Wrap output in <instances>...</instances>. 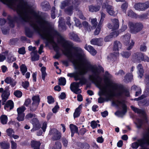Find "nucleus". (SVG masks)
<instances>
[{
    "instance_id": "nucleus-1",
    "label": "nucleus",
    "mask_w": 149,
    "mask_h": 149,
    "mask_svg": "<svg viewBox=\"0 0 149 149\" xmlns=\"http://www.w3.org/2000/svg\"><path fill=\"white\" fill-rule=\"evenodd\" d=\"M35 6L30 5L26 1H20L14 9L18 16L14 17L13 21H10L9 24H13L11 26L13 27V22L15 21L29 22L36 32L52 46L54 50L57 52L54 58H58L60 56L58 52L60 48L54 41L53 36H58L59 33L53 27L50 25L49 22L35 10Z\"/></svg>"
},
{
    "instance_id": "nucleus-2",
    "label": "nucleus",
    "mask_w": 149,
    "mask_h": 149,
    "mask_svg": "<svg viewBox=\"0 0 149 149\" xmlns=\"http://www.w3.org/2000/svg\"><path fill=\"white\" fill-rule=\"evenodd\" d=\"M61 44L63 49L62 50L64 54L66 56L70 62L73 64L74 68L77 71L72 73H68V76L70 77H73L75 81L79 80L78 82H74L70 86L71 90L76 94L81 92V89L79 88V85L84 84L86 82L84 76L90 70L92 73V75L89 76L90 79L91 76L97 77L100 73V68L96 65H93L89 61L83 51L81 48H77L72 51V43L66 40L61 38L59 41Z\"/></svg>"
},
{
    "instance_id": "nucleus-3",
    "label": "nucleus",
    "mask_w": 149,
    "mask_h": 149,
    "mask_svg": "<svg viewBox=\"0 0 149 149\" xmlns=\"http://www.w3.org/2000/svg\"><path fill=\"white\" fill-rule=\"evenodd\" d=\"M99 75L97 77L93 76L90 77L92 81L96 84L100 88L98 93L100 96L98 99V103H101L111 100L114 97H122L129 96V91L127 89L124 88L122 86L111 83L107 78L104 79V83H102V78Z\"/></svg>"
},
{
    "instance_id": "nucleus-4",
    "label": "nucleus",
    "mask_w": 149,
    "mask_h": 149,
    "mask_svg": "<svg viewBox=\"0 0 149 149\" xmlns=\"http://www.w3.org/2000/svg\"><path fill=\"white\" fill-rule=\"evenodd\" d=\"M139 146L141 147L140 149H149V125L145 128L143 138L131 144V147L133 149H136Z\"/></svg>"
},
{
    "instance_id": "nucleus-5",
    "label": "nucleus",
    "mask_w": 149,
    "mask_h": 149,
    "mask_svg": "<svg viewBox=\"0 0 149 149\" xmlns=\"http://www.w3.org/2000/svg\"><path fill=\"white\" fill-rule=\"evenodd\" d=\"M9 89V86L6 87L4 90L2 88H0V93H2L1 95L2 101V105L5 104L4 108L7 111H10L14 107L13 102L11 100H8L5 104V102L8 99L10 95Z\"/></svg>"
},
{
    "instance_id": "nucleus-6",
    "label": "nucleus",
    "mask_w": 149,
    "mask_h": 149,
    "mask_svg": "<svg viewBox=\"0 0 149 149\" xmlns=\"http://www.w3.org/2000/svg\"><path fill=\"white\" fill-rule=\"evenodd\" d=\"M79 0H65L61 3L60 6L61 9H65V11L67 14L71 15L72 13L74 8H76L79 3Z\"/></svg>"
},
{
    "instance_id": "nucleus-7",
    "label": "nucleus",
    "mask_w": 149,
    "mask_h": 149,
    "mask_svg": "<svg viewBox=\"0 0 149 149\" xmlns=\"http://www.w3.org/2000/svg\"><path fill=\"white\" fill-rule=\"evenodd\" d=\"M128 26L131 33H136L141 31L143 28V24L140 22L135 23L130 22L128 23Z\"/></svg>"
},
{
    "instance_id": "nucleus-8",
    "label": "nucleus",
    "mask_w": 149,
    "mask_h": 149,
    "mask_svg": "<svg viewBox=\"0 0 149 149\" xmlns=\"http://www.w3.org/2000/svg\"><path fill=\"white\" fill-rule=\"evenodd\" d=\"M112 103L114 105L117 106H121L123 109L120 111H117L115 113V114L118 117H121L123 116L126 112V108L125 105L123 102L118 100H115L112 102Z\"/></svg>"
},
{
    "instance_id": "nucleus-9",
    "label": "nucleus",
    "mask_w": 149,
    "mask_h": 149,
    "mask_svg": "<svg viewBox=\"0 0 149 149\" xmlns=\"http://www.w3.org/2000/svg\"><path fill=\"white\" fill-rule=\"evenodd\" d=\"M49 135L52 136V139L53 141L59 140L61 137V133L55 128L51 129L49 131Z\"/></svg>"
},
{
    "instance_id": "nucleus-10",
    "label": "nucleus",
    "mask_w": 149,
    "mask_h": 149,
    "mask_svg": "<svg viewBox=\"0 0 149 149\" xmlns=\"http://www.w3.org/2000/svg\"><path fill=\"white\" fill-rule=\"evenodd\" d=\"M130 33H127L124 36L123 38L125 44L128 46L127 48V49L128 50L131 49L134 45V42L133 40H131V42H130Z\"/></svg>"
},
{
    "instance_id": "nucleus-11",
    "label": "nucleus",
    "mask_w": 149,
    "mask_h": 149,
    "mask_svg": "<svg viewBox=\"0 0 149 149\" xmlns=\"http://www.w3.org/2000/svg\"><path fill=\"white\" fill-rule=\"evenodd\" d=\"M134 9L139 11H143L145 10L149 7V2L145 3H135L134 6Z\"/></svg>"
},
{
    "instance_id": "nucleus-12",
    "label": "nucleus",
    "mask_w": 149,
    "mask_h": 149,
    "mask_svg": "<svg viewBox=\"0 0 149 149\" xmlns=\"http://www.w3.org/2000/svg\"><path fill=\"white\" fill-rule=\"evenodd\" d=\"M26 109V107L23 106L17 109V111L18 114L17 119L18 121H20L24 120L25 115L24 112Z\"/></svg>"
},
{
    "instance_id": "nucleus-13",
    "label": "nucleus",
    "mask_w": 149,
    "mask_h": 149,
    "mask_svg": "<svg viewBox=\"0 0 149 149\" xmlns=\"http://www.w3.org/2000/svg\"><path fill=\"white\" fill-rule=\"evenodd\" d=\"M111 21L112 22V25L110 23L108 24L107 26L110 29L114 30L118 29L119 26L118 20L116 19H111Z\"/></svg>"
},
{
    "instance_id": "nucleus-14",
    "label": "nucleus",
    "mask_w": 149,
    "mask_h": 149,
    "mask_svg": "<svg viewBox=\"0 0 149 149\" xmlns=\"http://www.w3.org/2000/svg\"><path fill=\"white\" fill-rule=\"evenodd\" d=\"M32 123L33 125V127L31 130V132H34L40 128L41 125L37 118H33L32 120Z\"/></svg>"
},
{
    "instance_id": "nucleus-15",
    "label": "nucleus",
    "mask_w": 149,
    "mask_h": 149,
    "mask_svg": "<svg viewBox=\"0 0 149 149\" xmlns=\"http://www.w3.org/2000/svg\"><path fill=\"white\" fill-rule=\"evenodd\" d=\"M4 4H7L10 8L14 9L16 7V0H0Z\"/></svg>"
},
{
    "instance_id": "nucleus-16",
    "label": "nucleus",
    "mask_w": 149,
    "mask_h": 149,
    "mask_svg": "<svg viewBox=\"0 0 149 149\" xmlns=\"http://www.w3.org/2000/svg\"><path fill=\"white\" fill-rule=\"evenodd\" d=\"M102 8H106L107 12L110 15L114 16L115 15V12L113 10V8L111 6L106 5L105 3H103L102 6Z\"/></svg>"
},
{
    "instance_id": "nucleus-17",
    "label": "nucleus",
    "mask_w": 149,
    "mask_h": 149,
    "mask_svg": "<svg viewBox=\"0 0 149 149\" xmlns=\"http://www.w3.org/2000/svg\"><path fill=\"white\" fill-rule=\"evenodd\" d=\"M131 107L132 109L135 113H137L142 116L143 119H146V114L144 111L137 108L133 106H131Z\"/></svg>"
},
{
    "instance_id": "nucleus-18",
    "label": "nucleus",
    "mask_w": 149,
    "mask_h": 149,
    "mask_svg": "<svg viewBox=\"0 0 149 149\" xmlns=\"http://www.w3.org/2000/svg\"><path fill=\"white\" fill-rule=\"evenodd\" d=\"M103 41V39L100 38H93L91 41V43L93 45H97L98 46H101Z\"/></svg>"
},
{
    "instance_id": "nucleus-19",
    "label": "nucleus",
    "mask_w": 149,
    "mask_h": 149,
    "mask_svg": "<svg viewBox=\"0 0 149 149\" xmlns=\"http://www.w3.org/2000/svg\"><path fill=\"white\" fill-rule=\"evenodd\" d=\"M84 48L86 50L88 51L92 55L94 56L97 53L96 50L93 47L90 45H87V44H86Z\"/></svg>"
},
{
    "instance_id": "nucleus-20",
    "label": "nucleus",
    "mask_w": 149,
    "mask_h": 149,
    "mask_svg": "<svg viewBox=\"0 0 149 149\" xmlns=\"http://www.w3.org/2000/svg\"><path fill=\"white\" fill-rule=\"evenodd\" d=\"M118 56V52H114L108 56V60L112 62L114 61L117 59Z\"/></svg>"
},
{
    "instance_id": "nucleus-21",
    "label": "nucleus",
    "mask_w": 149,
    "mask_h": 149,
    "mask_svg": "<svg viewBox=\"0 0 149 149\" xmlns=\"http://www.w3.org/2000/svg\"><path fill=\"white\" fill-rule=\"evenodd\" d=\"M143 57V54L140 52H137L134 53L133 56V58L136 59V61H142Z\"/></svg>"
},
{
    "instance_id": "nucleus-22",
    "label": "nucleus",
    "mask_w": 149,
    "mask_h": 149,
    "mask_svg": "<svg viewBox=\"0 0 149 149\" xmlns=\"http://www.w3.org/2000/svg\"><path fill=\"white\" fill-rule=\"evenodd\" d=\"M31 60L32 61H38L39 59V56L37 54V51H33L31 53Z\"/></svg>"
},
{
    "instance_id": "nucleus-23",
    "label": "nucleus",
    "mask_w": 149,
    "mask_h": 149,
    "mask_svg": "<svg viewBox=\"0 0 149 149\" xmlns=\"http://www.w3.org/2000/svg\"><path fill=\"white\" fill-rule=\"evenodd\" d=\"M40 144V142L36 141H32L31 142V147L33 148V149H40L39 147Z\"/></svg>"
},
{
    "instance_id": "nucleus-24",
    "label": "nucleus",
    "mask_w": 149,
    "mask_h": 149,
    "mask_svg": "<svg viewBox=\"0 0 149 149\" xmlns=\"http://www.w3.org/2000/svg\"><path fill=\"white\" fill-rule=\"evenodd\" d=\"M81 108L82 106L81 105H80L78 108L76 109L73 115L74 118L79 117L81 113L80 111L81 109Z\"/></svg>"
},
{
    "instance_id": "nucleus-25",
    "label": "nucleus",
    "mask_w": 149,
    "mask_h": 149,
    "mask_svg": "<svg viewBox=\"0 0 149 149\" xmlns=\"http://www.w3.org/2000/svg\"><path fill=\"white\" fill-rule=\"evenodd\" d=\"M137 68L139 71V76L141 78L143 75L144 70L142 65L141 64H139L137 66Z\"/></svg>"
},
{
    "instance_id": "nucleus-26",
    "label": "nucleus",
    "mask_w": 149,
    "mask_h": 149,
    "mask_svg": "<svg viewBox=\"0 0 149 149\" xmlns=\"http://www.w3.org/2000/svg\"><path fill=\"white\" fill-rule=\"evenodd\" d=\"M5 81L7 84H10L12 87L14 86L16 84V82L14 80L10 77H7L5 79Z\"/></svg>"
},
{
    "instance_id": "nucleus-27",
    "label": "nucleus",
    "mask_w": 149,
    "mask_h": 149,
    "mask_svg": "<svg viewBox=\"0 0 149 149\" xmlns=\"http://www.w3.org/2000/svg\"><path fill=\"white\" fill-rule=\"evenodd\" d=\"M41 6L44 11L48 10L49 8V3L47 1L42 2L41 3Z\"/></svg>"
},
{
    "instance_id": "nucleus-28",
    "label": "nucleus",
    "mask_w": 149,
    "mask_h": 149,
    "mask_svg": "<svg viewBox=\"0 0 149 149\" xmlns=\"http://www.w3.org/2000/svg\"><path fill=\"white\" fill-rule=\"evenodd\" d=\"M70 38L72 40L77 42L80 41V39L77 35L74 33H72L70 34Z\"/></svg>"
},
{
    "instance_id": "nucleus-29",
    "label": "nucleus",
    "mask_w": 149,
    "mask_h": 149,
    "mask_svg": "<svg viewBox=\"0 0 149 149\" xmlns=\"http://www.w3.org/2000/svg\"><path fill=\"white\" fill-rule=\"evenodd\" d=\"M100 8V6H89V10L90 11L92 12H97L99 10Z\"/></svg>"
},
{
    "instance_id": "nucleus-30",
    "label": "nucleus",
    "mask_w": 149,
    "mask_h": 149,
    "mask_svg": "<svg viewBox=\"0 0 149 149\" xmlns=\"http://www.w3.org/2000/svg\"><path fill=\"white\" fill-rule=\"evenodd\" d=\"M122 46L121 43L118 41H115L114 43L113 49L115 51L118 50L119 48H120Z\"/></svg>"
},
{
    "instance_id": "nucleus-31",
    "label": "nucleus",
    "mask_w": 149,
    "mask_h": 149,
    "mask_svg": "<svg viewBox=\"0 0 149 149\" xmlns=\"http://www.w3.org/2000/svg\"><path fill=\"white\" fill-rule=\"evenodd\" d=\"M8 53V51H5L0 54V62L3 61L6 59Z\"/></svg>"
},
{
    "instance_id": "nucleus-32",
    "label": "nucleus",
    "mask_w": 149,
    "mask_h": 149,
    "mask_svg": "<svg viewBox=\"0 0 149 149\" xmlns=\"http://www.w3.org/2000/svg\"><path fill=\"white\" fill-rule=\"evenodd\" d=\"M132 79V74L129 73L126 74L125 77L124 81L126 83H127L131 81Z\"/></svg>"
},
{
    "instance_id": "nucleus-33",
    "label": "nucleus",
    "mask_w": 149,
    "mask_h": 149,
    "mask_svg": "<svg viewBox=\"0 0 149 149\" xmlns=\"http://www.w3.org/2000/svg\"><path fill=\"white\" fill-rule=\"evenodd\" d=\"M32 103L39 105L40 99L39 95H36L33 96L32 97Z\"/></svg>"
},
{
    "instance_id": "nucleus-34",
    "label": "nucleus",
    "mask_w": 149,
    "mask_h": 149,
    "mask_svg": "<svg viewBox=\"0 0 149 149\" xmlns=\"http://www.w3.org/2000/svg\"><path fill=\"white\" fill-rule=\"evenodd\" d=\"M1 148L4 149H8L10 148V144L7 142L3 141L0 143Z\"/></svg>"
},
{
    "instance_id": "nucleus-35",
    "label": "nucleus",
    "mask_w": 149,
    "mask_h": 149,
    "mask_svg": "<svg viewBox=\"0 0 149 149\" xmlns=\"http://www.w3.org/2000/svg\"><path fill=\"white\" fill-rule=\"evenodd\" d=\"M20 71L23 75H24L27 71V68L25 64H22L19 67Z\"/></svg>"
},
{
    "instance_id": "nucleus-36",
    "label": "nucleus",
    "mask_w": 149,
    "mask_h": 149,
    "mask_svg": "<svg viewBox=\"0 0 149 149\" xmlns=\"http://www.w3.org/2000/svg\"><path fill=\"white\" fill-rule=\"evenodd\" d=\"M146 91L147 92H146V93H145L144 94L142 95L141 96L138 98H135L134 99V100L139 101L141 100L146 97L148 95V92H149L148 87V89Z\"/></svg>"
},
{
    "instance_id": "nucleus-37",
    "label": "nucleus",
    "mask_w": 149,
    "mask_h": 149,
    "mask_svg": "<svg viewBox=\"0 0 149 149\" xmlns=\"http://www.w3.org/2000/svg\"><path fill=\"white\" fill-rule=\"evenodd\" d=\"M70 128L71 132H73L77 133H78V128L76 125L72 124H70Z\"/></svg>"
},
{
    "instance_id": "nucleus-38",
    "label": "nucleus",
    "mask_w": 149,
    "mask_h": 149,
    "mask_svg": "<svg viewBox=\"0 0 149 149\" xmlns=\"http://www.w3.org/2000/svg\"><path fill=\"white\" fill-rule=\"evenodd\" d=\"M39 104L32 103L30 106V110L32 111H35L38 107Z\"/></svg>"
},
{
    "instance_id": "nucleus-39",
    "label": "nucleus",
    "mask_w": 149,
    "mask_h": 149,
    "mask_svg": "<svg viewBox=\"0 0 149 149\" xmlns=\"http://www.w3.org/2000/svg\"><path fill=\"white\" fill-rule=\"evenodd\" d=\"M1 121L3 124H6L7 122V117L5 115L1 116L0 118Z\"/></svg>"
},
{
    "instance_id": "nucleus-40",
    "label": "nucleus",
    "mask_w": 149,
    "mask_h": 149,
    "mask_svg": "<svg viewBox=\"0 0 149 149\" xmlns=\"http://www.w3.org/2000/svg\"><path fill=\"white\" fill-rule=\"evenodd\" d=\"M25 32L26 35L29 38H31L32 36L33 33V32L29 29H26Z\"/></svg>"
},
{
    "instance_id": "nucleus-41",
    "label": "nucleus",
    "mask_w": 149,
    "mask_h": 149,
    "mask_svg": "<svg viewBox=\"0 0 149 149\" xmlns=\"http://www.w3.org/2000/svg\"><path fill=\"white\" fill-rule=\"evenodd\" d=\"M46 68L45 67H42L41 69L42 72V79L45 80V77L46 76L47 74L45 72Z\"/></svg>"
},
{
    "instance_id": "nucleus-42",
    "label": "nucleus",
    "mask_w": 149,
    "mask_h": 149,
    "mask_svg": "<svg viewBox=\"0 0 149 149\" xmlns=\"http://www.w3.org/2000/svg\"><path fill=\"white\" fill-rule=\"evenodd\" d=\"M141 103L143 105L147 107L149 105V99H144L140 101L139 104Z\"/></svg>"
},
{
    "instance_id": "nucleus-43",
    "label": "nucleus",
    "mask_w": 149,
    "mask_h": 149,
    "mask_svg": "<svg viewBox=\"0 0 149 149\" xmlns=\"http://www.w3.org/2000/svg\"><path fill=\"white\" fill-rule=\"evenodd\" d=\"M16 60V58L13 56H9L7 58V61L9 63H12Z\"/></svg>"
},
{
    "instance_id": "nucleus-44",
    "label": "nucleus",
    "mask_w": 149,
    "mask_h": 149,
    "mask_svg": "<svg viewBox=\"0 0 149 149\" xmlns=\"http://www.w3.org/2000/svg\"><path fill=\"white\" fill-rule=\"evenodd\" d=\"M127 15L129 16L132 17H136L137 16V15L132 10H129L128 13Z\"/></svg>"
},
{
    "instance_id": "nucleus-45",
    "label": "nucleus",
    "mask_w": 149,
    "mask_h": 149,
    "mask_svg": "<svg viewBox=\"0 0 149 149\" xmlns=\"http://www.w3.org/2000/svg\"><path fill=\"white\" fill-rule=\"evenodd\" d=\"M97 20L96 18L93 19L91 20V24L93 29H95L97 25Z\"/></svg>"
},
{
    "instance_id": "nucleus-46",
    "label": "nucleus",
    "mask_w": 149,
    "mask_h": 149,
    "mask_svg": "<svg viewBox=\"0 0 149 149\" xmlns=\"http://www.w3.org/2000/svg\"><path fill=\"white\" fill-rule=\"evenodd\" d=\"M59 84L60 85L64 86L66 84V80L64 78H61L59 79Z\"/></svg>"
},
{
    "instance_id": "nucleus-47",
    "label": "nucleus",
    "mask_w": 149,
    "mask_h": 149,
    "mask_svg": "<svg viewBox=\"0 0 149 149\" xmlns=\"http://www.w3.org/2000/svg\"><path fill=\"white\" fill-rule=\"evenodd\" d=\"M14 94L17 97H20L22 95V93L20 91L17 90L14 92Z\"/></svg>"
},
{
    "instance_id": "nucleus-48",
    "label": "nucleus",
    "mask_w": 149,
    "mask_h": 149,
    "mask_svg": "<svg viewBox=\"0 0 149 149\" xmlns=\"http://www.w3.org/2000/svg\"><path fill=\"white\" fill-rule=\"evenodd\" d=\"M131 53L129 52H123L121 53L122 56L126 58H128L131 55Z\"/></svg>"
},
{
    "instance_id": "nucleus-49",
    "label": "nucleus",
    "mask_w": 149,
    "mask_h": 149,
    "mask_svg": "<svg viewBox=\"0 0 149 149\" xmlns=\"http://www.w3.org/2000/svg\"><path fill=\"white\" fill-rule=\"evenodd\" d=\"M101 24L99 23L98 26L94 32V35H98L100 33L101 29Z\"/></svg>"
},
{
    "instance_id": "nucleus-50",
    "label": "nucleus",
    "mask_w": 149,
    "mask_h": 149,
    "mask_svg": "<svg viewBox=\"0 0 149 149\" xmlns=\"http://www.w3.org/2000/svg\"><path fill=\"white\" fill-rule=\"evenodd\" d=\"M74 20L75 22V25L76 26L79 27L81 26V22L79 21V20L76 17L74 18Z\"/></svg>"
},
{
    "instance_id": "nucleus-51",
    "label": "nucleus",
    "mask_w": 149,
    "mask_h": 149,
    "mask_svg": "<svg viewBox=\"0 0 149 149\" xmlns=\"http://www.w3.org/2000/svg\"><path fill=\"white\" fill-rule=\"evenodd\" d=\"M144 81L147 85H149V74H146L145 76Z\"/></svg>"
},
{
    "instance_id": "nucleus-52",
    "label": "nucleus",
    "mask_w": 149,
    "mask_h": 149,
    "mask_svg": "<svg viewBox=\"0 0 149 149\" xmlns=\"http://www.w3.org/2000/svg\"><path fill=\"white\" fill-rule=\"evenodd\" d=\"M100 13L101 14V19L99 23L100 24H102L104 20V18L105 17L106 15L104 13L102 12H101Z\"/></svg>"
},
{
    "instance_id": "nucleus-53",
    "label": "nucleus",
    "mask_w": 149,
    "mask_h": 149,
    "mask_svg": "<svg viewBox=\"0 0 149 149\" xmlns=\"http://www.w3.org/2000/svg\"><path fill=\"white\" fill-rule=\"evenodd\" d=\"M143 120L142 119H139L138 120L136 123L137 127L138 128H140L141 127L143 123Z\"/></svg>"
},
{
    "instance_id": "nucleus-54",
    "label": "nucleus",
    "mask_w": 149,
    "mask_h": 149,
    "mask_svg": "<svg viewBox=\"0 0 149 149\" xmlns=\"http://www.w3.org/2000/svg\"><path fill=\"white\" fill-rule=\"evenodd\" d=\"M138 17L142 20L146 19L147 18V15L146 14H143L139 15Z\"/></svg>"
},
{
    "instance_id": "nucleus-55",
    "label": "nucleus",
    "mask_w": 149,
    "mask_h": 149,
    "mask_svg": "<svg viewBox=\"0 0 149 149\" xmlns=\"http://www.w3.org/2000/svg\"><path fill=\"white\" fill-rule=\"evenodd\" d=\"M147 48L146 44L144 43L140 47V50L142 52H146L147 50Z\"/></svg>"
},
{
    "instance_id": "nucleus-56",
    "label": "nucleus",
    "mask_w": 149,
    "mask_h": 149,
    "mask_svg": "<svg viewBox=\"0 0 149 149\" xmlns=\"http://www.w3.org/2000/svg\"><path fill=\"white\" fill-rule=\"evenodd\" d=\"M36 115L34 114L31 113H29L26 115L25 116V118L27 119H29L32 118V117H35Z\"/></svg>"
},
{
    "instance_id": "nucleus-57",
    "label": "nucleus",
    "mask_w": 149,
    "mask_h": 149,
    "mask_svg": "<svg viewBox=\"0 0 149 149\" xmlns=\"http://www.w3.org/2000/svg\"><path fill=\"white\" fill-rule=\"evenodd\" d=\"M22 86L25 88L27 89L29 86V83L27 81L23 82L22 84Z\"/></svg>"
},
{
    "instance_id": "nucleus-58",
    "label": "nucleus",
    "mask_w": 149,
    "mask_h": 149,
    "mask_svg": "<svg viewBox=\"0 0 149 149\" xmlns=\"http://www.w3.org/2000/svg\"><path fill=\"white\" fill-rule=\"evenodd\" d=\"M31 102V100L29 98H28L25 100L24 105L26 107H28Z\"/></svg>"
},
{
    "instance_id": "nucleus-59",
    "label": "nucleus",
    "mask_w": 149,
    "mask_h": 149,
    "mask_svg": "<svg viewBox=\"0 0 149 149\" xmlns=\"http://www.w3.org/2000/svg\"><path fill=\"white\" fill-rule=\"evenodd\" d=\"M7 134L10 137L12 136V133H13V131L12 129L9 128L6 130Z\"/></svg>"
},
{
    "instance_id": "nucleus-60",
    "label": "nucleus",
    "mask_w": 149,
    "mask_h": 149,
    "mask_svg": "<svg viewBox=\"0 0 149 149\" xmlns=\"http://www.w3.org/2000/svg\"><path fill=\"white\" fill-rule=\"evenodd\" d=\"M18 52L20 54H25L26 52L25 48L24 47H22L19 49Z\"/></svg>"
},
{
    "instance_id": "nucleus-61",
    "label": "nucleus",
    "mask_w": 149,
    "mask_h": 149,
    "mask_svg": "<svg viewBox=\"0 0 149 149\" xmlns=\"http://www.w3.org/2000/svg\"><path fill=\"white\" fill-rule=\"evenodd\" d=\"M125 74L124 71L122 70H120L118 72H116L115 74L116 75L123 76Z\"/></svg>"
},
{
    "instance_id": "nucleus-62",
    "label": "nucleus",
    "mask_w": 149,
    "mask_h": 149,
    "mask_svg": "<svg viewBox=\"0 0 149 149\" xmlns=\"http://www.w3.org/2000/svg\"><path fill=\"white\" fill-rule=\"evenodd\" d=\"M47 99L48 102L49 104L53 103L54 101V99L51 96H48Z\"/></svg>"
},
{
    "instance_id": "nucleus-63",
    "label": "nucleus",
    "mask_w": 149,
    "mask_h": 149,
    "mask_svg": "<svg viewBox=\"0 0 149 149\" xmlns=\"http://www.w3.org/2000/svg\"><path fill=\"white\" fill-rule=\"evenodd\" d=\"M119 31L118 32V31H114L111 33L110 35L112 37V38L115 37H117L119 35Z\"/></svg>"
},
{
    "instance_id": "nucleus-64",
    "label": "nucleus",
    "mask_w": 149,
    "mask_h": 149,
    "mask_svg": "<svg viewBox=\"0 0 149 149\" xmlns=\"http://www.w3.org/2000/svg\"><path fill=\"white\" fill-rule=\"evenodd\" d=\"M128 7V3L126 2H125L121 6V8L123 10H126Z\"/></svg>"
}]
</instances>
